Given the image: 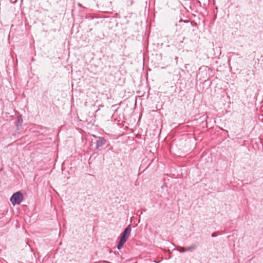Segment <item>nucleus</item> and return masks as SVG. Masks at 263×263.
<instances>
[{"label":"nucleus","instance_id":"7","mask_svg":"<svg viewBox=\"0 0 263 263\" xmlns=\"http://www.w3.org/2000/svg\"><path fill=\"white\" fill-rule=\"evenodd\" d=\"M177 250L180 253H182L186 251L185 249L182 247H179Z\"/></svg>","mask_w":263,"mask_h":263},{"label":"nucleus","instance_id":"3","mask_svg":"<svg viewBox=\"0 0 263 263\" xmlns=\"http://www.w3.org/2000/svg\"><path fill=\"white\" fill-rule=\"evenodd\" d=\"M105 140L103 138L99 137L98 139L97 140V146L98 147L102 146L105 144Z\"/></svg>","mask_w":263,"mask_h":263},{"label":"nucleus","instance_id":"4","mask_svg":"<svg viewBox=\"0 0 263 263\" xmlns=\"http://www.w3.org/2000/svg\"><path fill=\"white\" fill-rule=\"evenodd\" d=\"M197 246L195 244L192 245L191 246L188 247L187 248H185L186 251H193L195 249H196Z\"/></svg>","mask_w":263,"mask_h":263},{"label":"nucleus","instance_id":"1","mask_svg":"<svg viewBox=\"0 0 263 263\" xmlns=\"http://www.w3.org/2000/svg\"><path fill=\"white\" fill-rule=\"evenodd\" d=\"M23 199V194L20 192H16L13 194L10 198V201L12 204L14 205L15 204H19Z\"/></svg>","mask_w":263,"mask_h":263},{"label":"nucleus","instance_id":"5","mask_svg":"<svg viewBox=\"0 0 263 263\" xmlns=\"http://www.w3.org/2000/svg\"><path fill=\"white\" fill-rule=\"evenodd\" d=\"M23 122V119H22L21 117L20 116L17 121L16 126L17 128V129H19V125H21L22 123Z\"/></svg>","mask_w":263,"mask_h":263},{"label":"nucleus","instance_id":"8","mask_svg":"<svg viewBox=\"0 0 263 263\" xmlns=\"http://www.w3.org/2000/svg\"><path fill=\"white\" fill-rule=\"evenodd\" d=\"M212 237H215V235L214 233H213V234L212 235Z\"/></svg>","mask_w":263,"mask_h":263},{"label":"nucleus","instance_id":"2","mask_svg":"<svg viewBox=\"0 0 263 263\" xmlns=\"http://www.w3.org/2000/svg\"><path fill=\"white\" fill-rule=\"evenodd\" d=\"M131 230H132V229H131L130 226V225L128 226L126 228V229H125L124 232L122 233L120 240H123V241L126 242L127 239L128 238V237H129V236L130 235Z\"/></svg>","mask_w":263,"mask_h":263},{"label":"nucleus","instance_id":"6","mask_svg":"<svg viewBox=\"0 0 263 263\" xmlns=\"http://www.w3.org/2000/svg\"><path fill=\"white\" fill-rule=\"evenodd\" d=\"M125 243V242L123 241V240H120V241L119 242V244L118 245L117 248L118 249L120 250L123 245Z\"/></svg>","mask_w":263,"mask_h":263}]
</instances>
